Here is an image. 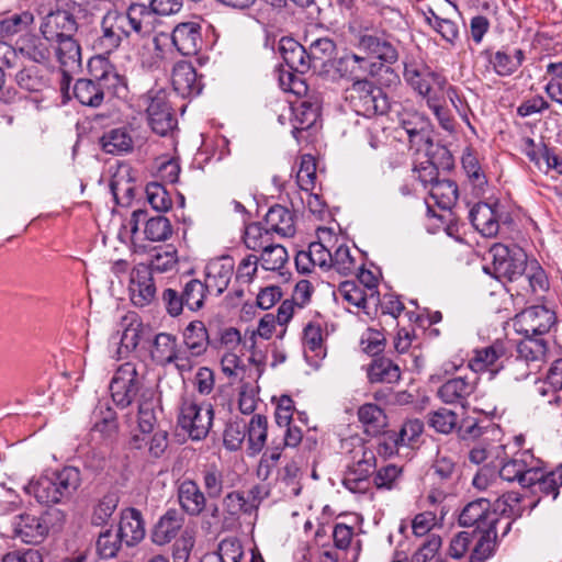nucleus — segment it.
<instances>
[{
  "instance_id": "nucleus-18",
  "label": "nucleus",
  "mask_w": 562,
  "mask_h": 562,
  "mask_svg": "<svg viewBox=\"0 0 562 562\" xmlns=\"http://www.w3.org/2000/svg\"><path fill=\"white\" fill-rule=\"evenodd\" d=\"M490 506L491 501L484 497L469 502L459 514V525L464 528H473L472 532L493 528L494 516Z\"/></svg>"
},
{
  "instance_id": "nucleus-61",
  "label": "nucleus",
  "mask_w": 562,
  "mask_h": 562,
  "mask_svg": "<svg viewBox=\"0 0 562 562\" xmlns=\"http://www.w3.org/2000/svg\"><path fill=\"white\" fill-rule=\"evenodd\" d=\"M221 562H240L244 550L240 541L237 538L229 537L223 539L214 552Z\"/></svg>"
},
{
  "instance_id": "nucleus-58",
  "label": "nucleus",
  "mask_w": 562,
  "mask_h": 562,
  "mask_svg": "<svg viewBox=\"0 0 562 562\" xmlns=\"http://www.w3.org/2000/svg\"><path fill=\"white\" fill-rule=\"evenodd\" d=\"M398 124L406 132L407 136L431 126L429 119L417 111H403L398 114Z\"/></svg>"
},
{
  "instance_id": "nucleus-31",
  "label": "nucleus",
  "mask_w": 562,
  "mask_h": 562,
  "mask_svg": "<svg viewBox=\"0 0 562 562\" xmlns=\"http://www.w3.org/2000/svg\"><path fill=\"white\" fill-rule=\"evenodd\" d=\"M99 145L106 154L124 155L133 150L134 142L128 128L122 126L103 132Z\"/></svg>"
},
{
  "instance_id": "nucleus-11",
  "label": "nucleus",
  "mask_w": 562,
  "mask_h": 562,
  "mask_svg": "<svg viewBox=\"0 0 562 562\" xmlns=\"http://www.w3.org/2000/svg\"><path fill=\"white\" fill-rule=\"evenodd\" d=\"M153 360L160 366L175 364L179 371L191 369L187 353L177 336L170 333H159L155 336L151 348Z\"/></svg>"
},
{
  "instance_id": "nucleus-29",
  "label": "nucleus",
  "mask_w": 562,
  "mask_h": 562,
  "mask_svg": "<svg viewBox=\"0 0 562 562\" xmlns=\"http://www.w3.org/2000/svg\"><path fill=\"white\" fill-rule=\"evenodd\" d=\"M475 389L476 378L472 381L461 376L452 378L438 389L437 395L446 404H460L464 407L468 397Z\"/></svg>"
},
{
  "instance_id": "nucleus-14",
  "label": "nucleus",
  "mask_w": 562,
  "mask_h": 562,
  "mask_svg": "<svg viewBox=\"0 0 562 562\" xmlns=\"http://www.w3.org/2000/svg\"><path fill=\"white\" fill-rule=\"evenodd\" d=\"M499 202H479L469 212V218L474 228L485 237H494L499 229V223H507L508 214L499 212Z\"/></svg>"
},
{
  "instance_id": "nucleus-21",
  "label": "nucleus",
  "mask_w": 562,
  "mask_h": 562,
  "mask_svg": "<svg viewBox=\"0 0 562 562\" xmlns=\"http://www.w3.org/2000/svg\"><path fill=\"white\" fill-rule=\"evenodd\" d=\"M171 83L175 91L182 98L196 97L204 87L193 65L186 60H180L173 66Z\"/></svg>"
},
{
  "instance_id": "nucleus-41",
  "label": "nucleus",
  "mask_w": 562,
  "mask_h": 562,
  "mask_svg": "<svg viewBox=\"0 0 562 562\" xmlns=\"http://www.w3.org/2000/svg\"><path fill=\"white\" fill-rule=\"evenodd\" d=\"M548 351V342L542 336L524 335V339L517 345V356L527 362L544 361Z\"/></svg>"
},
{
  "instance_id": "nucleus-30",
  "label": "nucleus",
  "mask_w": 562,
  "mask_h": 562,
  "mask_svg": "<svg viewBox=\"0 0 562 562\" xmlns=\"http://www.w3.org/2000/svg\"><path fill=\"white\" fill-rule=\"evenodd\" d=\"M215 280L216 277L209 272L204 282L199 279H191L186 282L181 291L186 307L192 312L200 311L204 306L206 294L213 289L211 281Z\"/></svg>"
},
{
  "instance_id": "nucleus-23",
  "label": "nucleus",
  "mask_w": 562,
  "mask_h": 562,
  "mask_svg": "<svg viewBox=\"0 0 562 562\" xmlns=\"http://www.w3.org/2000/svg\"><path fill=\"white\" fill-rule=\"evenodd\" d=\"M322 109V98L318 92H313L306 99H302L300 103L293 109L294 124L292 135L299 140V136L303 131H306L315 125Z\"/></svg>"
},
{
  "instance_id": "nucleus-10",
  "label": "nucleus",
  "mask_w": 562,
  "mask_h": 562,
  "mask_svg": "<svg viewBox=\"0 0 562 562\" xmlns=\"http://www.w3.org/2000/svg\"><path fill=\"white\" fill-rule=\"evenodd\" d=\"M33 21L34 16L30 11L13 13L0 20L1 60L8 68L18 66V52L7 41L25 30Z\"/></svg>"
},
{
  "instance_id": "nucleus-53",
  "label": "nucleus",
  "mask_w": 562,
  "mask_h": 562,
  "mask_svg": "<svg viewBox=\"0 0 562 562\" xmlns=\"http://www.w3.org/2000/svg\"><path fill=\"white\" fill-rule=\"evenodd\" d=\"M146 196L150 206L157 212H167L171 209L172 200L166 188L158 182L146 186Z\"/></svg>"
},
{
  "instance_id": "nucleus-37",
  "label": "nucleus",
  "mask_w": 562,
  "mask_h": 562,
  "mask_svg": "<svg viewBox=\"0 0 562 562\" xmlns=\"http://www.w3.org/2000/svg\"><path fill=\"white\" fill-rule=\"evenodd\" d=\"M44 37L30 35L21 41L18 52V66L20 65V56L27 58L36 64H46L50 58V49Z\"/></svg>"
},
{
  "instance_id": "nucleus-26",
  "label": "nucleus",
  "mask_w": 562,
  "mask_h": 562,
  "mask_svg": "<svg viewBox=\"0 0 562 562\" xmlns=\"http://www.w3.org/2000/svg\"><path fill=\"white\" fill-rule=\"evenodd\" d=\"M507 357L505 344L496 340L490 346L476 349L469 367L474 372L490 371L492 374L502 370L501 362Z\"/></svg>"
},
{
  "instance_id": "nucleus-25",
  "label": "nucleus",
  "mask_w": 562,
  "mask_h": 562,
  "mask_svg": "<svg viewBox=\"0 0 562 562\" xmlns=\"http://www.w3.org/2000/svg\"><path fill=\"white\" fill-rule=\"evenodd\" d=\"M117 532L126 547L137 546L146 535L145 521L140 510L134 507L122 509Z\"/></svg>"
},
{
  "instance_id": "nucleus-13",
  "label": "nucleus",
  "mask_w": 562,
  "mask_h": 562,
  "mask_svg": "<svg viewBox=\"0 0 562 562\" xmlns=\"http://www.w3.org/2000/svg\"><path fill=\"white\" fill-rule=\"evenodd\" d=\"M555 313L543 305H533L516 316L515 325L521 335L542 336L555 324Z\"/></svg>"
},
{
  "instance_id": "nucleus-8",
  "label": "nucleus",
  "mask_w": 562,
  "mask_h": 562,
  "mask_svg": "<svg viewBox=\"0 0 562 562\" xmlns=\"http://www.w3.org/2000/svg\"><path fill=\"white\" fill-rule=\"evenodd\" d=\"M144 101L147 104L148 124L154 133L159 136H167L176 128L177 119L165 89H150L146 93Z\"/></svg>"
},
{
  "instance_id": "nucleus-55",
  "label": "nucleus",
  "mask_w": 562,
  "mask_h": 562,
  "mask_svg": "<svg viewBox=\"0 0 562 562\" xmlns=\"http://www.w3.org/2000/svg\"><path fill=\"white\" fill-rule=\"evenodd\" d=\"M247 423L244 419L227 423L223 434V441L226 449L238 450L246 438Z\"/></svg>"
},
{
  "instance_id": "nucleus-62",
  "label": "nucleus",
  "mask_w": 562,
  "mask_h": 562,
  "mask_svg": "<svg viewBox=\"0 0 562 562\" xmlns=\"http://www.w3.org/2000/svg\"><path fill=\"white\" fill-rule=\"evenodd\" d=\"M501 368L509 379L522 381L530 375L529 362L519 356H507L501 362Z\"/></svg>"
},
{
  "instance_id": "nucleus-49",
  "label": "nucleus",
  "mask_w": 562,
  "mask_h": 562,
  "mask_svg": "<svg viewBox=\"0 0 562 562\" xmlns=\"http://www.w3.org/2000/svg\"><path fill=\"white\" fill-rule=\"evenodd\" d=\"M243 239L248 249L259 251L272 241V233L261 223L254 222L246 226Z\"/></svg>"
},
{
  "instance_id": "nucleus-56",
  "label": "nucleus",
  "mask_w": 562,
  "mask_h": 562,
  "mask_svg": "<svg viewBox=\"0 0 562 562\" xmlns=\"http://www.w3.org/2000/svg\"><path fill=\"white\" fill-rule=\"evenodd\" d=\"M178 262L177 249L168 245L164 250H157L148 265L151 271L168 272L175 268Z\"/></svg>"
},
{
  "instance_id": "nucleus-20",
  "label": "nucleus",
  "mask_w": 562,
  "mask_h": 562,
  "mask_svg": "<svg viewBox=\"0 0 562 562\" xmlns=\"http://www.w3.org/2000/svg\"><path fill=\"white\" fill-rule=\"evenodd\" d=\"M171 42L181 55H196L204 44L201 24L198 22L177 24L171 33Z\"/></svg>"
},
{
  "instance_id": "nucleus-27",
  "label": "nucleus",
  "mask_w": 562,
  "mask_h": 562,
  "mask_svg": "<svg viewBox=\"0 0 562 562\" xmlns=\"http://www.w3.org/2000/svg\"><path fill=\"white\" fill-rule=\"evenodd\" d=\"M184 514L176 508H169L155 524L151 530V541L164 546L176 539L184 525Z\"/></svg>"
},
{
  "instance_id": "nucleus-28",
  "label": "nucleus",
  "mask_w": 562,
  "mask_h": 562,
  "mask_svg": "<svg viewBox=\"0 0 562 562\" xmlns=\"http://www.w3.org/2000/svg\"><path fill=\"white\" fill-rule=\"evenodd\" d=\"M278 50L284 65L304 75L311 68L308 52L292 37L283 36L279 41Z\"/></svg>"
},
{
  "instance_id": "nucleus-40",
  "label": "nucleus",
  "mask_w": 562,
  "mask_h": 562,
  "mask_svg": "<svg viewBox=\"0 0 562 562\" xmlns=\"http://www.w3.org/2000/svg\"><path fill=\"white\" fill-rule=\"evenodd\" d=\"M16 85L30 92H40L48 87V78L45 71L36 65L22 66L15 74Z\"/></svg>"
},
{
  "instance_id": "nucleus-7",
  "label": "nucleus",
  "mask_w": 562,
  "mask_h": 562,
  "mask_svg": "<svg viewBox=\"0 0 562 562\" xmlns=\"http://www.w3.org/2000/svg\"><path fill=\"white\" fill-rule=\"evenodd\" d=\"M493 256V269L496 279L518 283L528 270V257L525 250L517 246L495 244L490 249Z\"/></svg>"
},
{
  "instance_id": "nucleus-52",
  "label": "nucleus",
  "mask_w": 562,
  "mask_h": 562,
  "mask_svg": "<svg viewBox=\"0 0 562 562\" xmlns=\"http://www.w3.org/2000/svg\"><path fill=\"white\" fill-rule=\"evenodd\" d=\"M123 543L120 533L117 531L114 533L110 528L99 535L95 543L97 552L102 559L114 558Z\"/></svg>"
},
{
  "instance_id": "nucleus-42",
  "label": "nucleus",
  "mask_w": 562,
  "mask_h": 562,
  "mask_svg": "<svg viewBox=\"0 0 562 562\" xmlns=\"http://www.w3.org/2000/svg\"><path fill=\"white\" fill-rule=\"evenodd\" d=\"M473 536H477V540L470 555V562H485L494 554L497 547L496 527L472 532Z\"/></svg>"
},
{
  "instance_id": "nucleus-63",
  "label": "nucleus",
  "mask_w": 562,
  "mask_h": 562,
  "mask_svg": "<svg viewBox=\"0 0 562 562\" xmlns=\"http://www.w3.org/2000/svg\"><path fill=\"white\" fill-rule=\"evenodd\" d=\"M330 268H334L338 273L348 276L355 270V259L350 254V248L347 245H339L331 254Z\"/></svg>"
},
{
  "instance_id": "nucleus-6",
  "label": "nucleus",
  "mask_w": 562,
  "mask_h": 562,
  "mask_svg": "<svg viewBox=\"0 0 562 562\" xmlns=\"http://www.w3.org/2000/svg\"><path fill=\"white\" fill-rule=\"evenodd\" d=\"M110 391L113 402L120 408L128 407L136 400L138 403L145 393H154L145 386L144 375L132 362H125L117 368L111 380Z\"/></svg>"
},
{
  "instance_id": "nucleus-45",
  "label": "nucleus",
  "mask_w": 562,
  "mask_h": 562,
  "mask_svg": "<svg viewBox=\"0 0 562 562\" xmlns=\"http://www.w3.org/2000/svg\"><path fill=\"white\" fill-rule=\"evenodd\" d=\"M429 195L438 207L449 210L458 200V186L450 179L438 180L430 188Z\"/></svg>"
},
{
  "instance_id": "nucleus-54",
  "label": "nucleus",
  "mask_w": 562,
  "mask_h": 562,
  "mask_svg": "<svg viewBox=\"0 0 562 562\" xmlns=\"http://www.w3.org/2000/svg\"><path fill=\"white\" fill-rule=\"evenodd\" d=\"M428 424L437 432L450 434L458 424V415L447 408H440L428 414Z\"/></svg>"
},
{
  "instance_id": "nucleus-59",
  "label": "nucleus",
  "mask_w": 562,
  "mask_h": 562,
  "mask_svg": "<svg viewBox=\"0 0 562 562\" xmlns=\"http://www.w3.org/2000/svg\"><path fill=\"white\" fill-rule=\"evenodd\" d=\"M308 57L311 65L315 61H324L331 58L336 52V44L329 37H318L308 44Z\"/></svg>"
},
{
  "instance_id": "nucleus-12",
  "label": "nucleus",
  "mask_w": 562,
  "mask_h": 562,
  "mask_svg": "<svg viewBox=\"0 0 562 562\" xmlns=\"http://www.w3.org/2000/svg\"><path fill=\"white\" fill-rule=\"evenodd\" d=\"M404 79L418 94L427 98V102L434 101L430 95L432 85L438 86L440 89L445 87L447 80L440 74L432 71L430 68L423 64L404 61Z\"/></svg>"
},
{
  "instance_id": "nucleus-4",
  "label": "nucleus",
  "mask_w": 562,
  "mask_h": 562,
  "mask_svg": "<svg viewBox=\"0 0 562 562\" xmlns=\"http://www.w3.org/2000/svg\"><path fill=\"white\" fill-rule=\"evenodd\" d=\"M344 99L353 112L364 117L384 115L391 109L387 94L368 78L355 80L347 87Z\"/></svg>"
},
{
  "instance_id": "nucleus-24",
  "label": "nucleus",
  "mask_w": 562,
  "mask_h": 562,
  "mask_svg": "<svg viewBox=\"0 0 562 562\" xmlns=\"http://www.w3.org/2000/svg\"><path fill=\"white\" fill-rule=\"evenodd\" d=\"M182 351L187 353L189 364L192 358L203 356L210 345L209 331L202 321L190 322L182 330Z\"/></svg>"
},
{
  "instance_id": "nucleus-60",
  "label": "nucleus",
  "mask_w": 562,
  "mask_h": 562,
  "mask_svg": "<svg viewBox=\"0 0 562 562\" xmlns=\"http://www.w3.org/2000/svg\"><path fill=\"white\" fill-rule=\"evenodd\" d=\"M316 165L310 155L302 156L300 169L296 175V182L301 190L312 191L315 187Z\"/></svg>"
},
{
  "instance_id": "nucleus-57",
  "label": "nucleus",
  "mask_w": 562,
  "mask_h": 562,
  "mask_svg": "<svg viewBox=\"0 0 562 562\" xmlns=\"http://www.w3.org/2000/svg\"><path fill=\"white\" fill-rule=\"evenodd\" d=\"M403 469L387 464L374 472L373 483L378 490H393L402 476Z\"/></svg>"
},
{
  "instance_id": "nucleus-16",
  "label": "nucleus",
  "mask_w": 562,
  "mask_h": 562,
  "mask_svg": "<svg viewBox=\"0 0 562 562\" xmlns=\"http://www.w3.org/2000/svg\"><path fill=\"white\" fill-rule=\"evenodd\" d=\"M357 47L382 64L393 65L398 60V50L385 33H362L358 36Z\"/></svg>"
},
{
  "instance_id": "nucleus-39",
  "label": "nucleus",
  "mask_w": 562,
  "mask_h": 562,
  "mask_svg": "<svg viewBox=\"0 0 562 562\" xmlns=\"http://www.w3.org/2000/svg\"><path fill=\"white\" fill-rule=\"evenodd\" d=\"M24 491L29 495H33L40 504H58L63 503L59 498L58 488H56L50 475H44L36 481H31L24 486Z\"/></svg>"
},
{
  "instance_id": "nucleus-43",
  "label": "nucleus",
  "mask_w": 562,
  "mask_h": 562,
  "mask_svg": "<svg viewBox=\"0 0 562 562\" xmlns=\"http://www.w3.org/2000/svg\"><path fill=\"white\" fill-rule=\"evenodd\" d=\"M92 430L100 432L104 438H112L117 434L119 423L115 411L109 405L100 404L93 411Z\"/></svg>"
},
{
  "instance_id": "nucleus-36",
  "label": "nucleus",
  "mask_w": 562,
  "mask_h": 562,
  "mask_svg": "<svg viewBox=\"0 0 562 562\" xmlns=\"http://www.w3.org/2000/svg\"><path fill=\"white\" fill-rule=\"evenodd\" d=\"M50 477L58 488L59 498L63 503L69 501L81 484L80 471L75 467H65L59 471H54Z\"/></svg>"
},
{
  "instance_id": "nucleus-50",
  "label": "nucleus",
  "mask_w": 562,
  "mask_h": 562,
  "mask_svg": "<svg viewBox=\"0 0 562 562\" xmlns=\"http://www.w3.org/2000/svg\"><path fill=\"white\" fill-rule=\"evenodd\" d=\"M288 251L280 244L272 241L261 249L260 263L265 270L276 271L288 261Z\"/></svg>"
},
{
  "instance_id": "nucleus-22",
  "label": "nucleus",
  "mask_w": 562,
  "mask_h": 562,
  "mask_svg": "<svg viewBox=\"0 0 562 562\" xmlns=\"http://www.w3.org/2000/svg\"><path fill=\"white\" fill-rule=\"evenodd\" d=\"M532 475L527 488L533 493H540L542 497L557 499L562 487V464L555 467L551 471L544 470L540 463H536Z\"/></svg>"
},
{
  "instance_id": "nucleus-44",
  "label": "nucleus",
  "mask_w": 562,
  "mask_h": 562,
  "mask_svg": "<svg viewBox=\"0 0 562 562\" xmlns=\"http://www.w3.org/2000/svg\"><path fill=\"white\" fill-rule=\"evenodd\" d=\"M110 189L116 204L125 206L131 203L134 199L135 184L127 169L120 170L113 176Z\"/></svg>"
},
{
  "instance_id": "nucleus-32",
  "label": "nucleus",
  "mask_w": 562,
  "mask_h": 562,
  "mask_svg": "<svg viewBox=\"0 0 562 562\" xmlns=\"http://www.w3.org/2000/svg\"><path fill=\"white\" fill-rule=\"evenodd\" d=\"M181 508L190 516H199L206 506V498L199 485L192 480H184L178 488Z\"/></svg>"
},
{
  "instance_id": "nucleus-15",
  "label": "nucleus",
  "mask_w": 562,
  "mask_h": 562,
  "mask_svg": "<svg viewBox=\"0 0 562 562\" xmlns=\"http://www.w3.org/2000/svg\"><path fill=\"white\" fill-rule=\"evenodd\" d=\"M334 69L340 78L355 82V80L366 79L367 76L374 77L383 69V65H378L364 56L347 52L335 60Z\"/></svg>"
},
{
  "instance_id": "nucleus-1",
  "label": "nucleus",
  "mask_w": 562,
  "mask_h": 562,
  "mask_svg": "<svg viewBox=\"0 0 562 562\" xmlns=\"http://www.w3.org/2000/svg\"><path fill=\"white\" fill-rule=\"evenodd\" d=\"M150 19L151 15L144 3H131L124 12L109 9L102 16L101 33L93 42V49L99 53L98 56L109 55L116 50L132 32L140 36L149 34Z\"/></svg>"
},
{
  "instance_id": "nucleus-38",
  "label": "nucleus",
  "mask_w": 562,
  "mask_h": 562,
  "mask_svg": "<svg viewBox=\"0 0 562 562\" xmlns=\"http://www.w3.org/2000/svg\"><path fill=\"white\" fill-rule=\"evenodd\" d=\"M358 418L364 427V431L370 436H378L387 425L384 411L372 403H367L359 407Z\"/></svg>"
},
{
  "instance_id": "nucleus-33",
  "label": "nucleus",
  "mask_w": 562,
  "mask_h": 562,
  "mask_svg": "<svg viewBox=\"0 0 562 562\" xmlns=\"http://www.w3.org/2000/svg\"><path fill=\"white\" fill-rule=\"evenodd\" d=\"M548 288L549 282L544 270L537 262H533L522 274L518 283L508 289V291H515L518 296L525 297L539 291H547Z\"/></svg>"
},
{
  "instance_id": "nucleus-48",
  "label": "nucleus",
  "mask_w": 562,
  "mask_h": 562,
  "mask_svg": "<svg viewBox=\"0 0 562 562\" xmlns=\"http://www.w3.org/2000/svg\"><path fill=\"white\" fill-rule=\"evenodd\" d=\"M267 417L261 414L254 415L247 424L246 435L248 436L249 449L254 453L262 450L267 440Z\"/></svg>"
},
{
  "instance_id": "nucleus-17",
  "label": "nucleus",
  "mask_w": 562,
  "mask_h": 562,
  "mask_svg": "<svg viewBox=\"0 0 562 562\" xmlns=\"http://www.w3.org/2000/svg\"><path fill=\"white\" fill-rule=\"evenodd\" d=\"M536 463H541L536 460L529 450L516 453L513 458L501 462L499 476L504 481L518 482L520 486L527 487L532 475Z\"/></svg>"
},
{
  "instance_id": "nucleus-64",
  "label": "nucleus",
  "mask_w": 562,
  "mask_h": 562,
  "mask_svg": "<svg viewBox=\"0 0 562 562\" xmlns=\"http://www.w3.org/2000/svg\"><path fill=\"white\" fill-rule=\"evenodd\" d=\"M203 486L210 498H218L223 492V474L215 467L210 465L202 471Z\"/></svg>"
},
{
  "instance_id": "nucleus-35",
  "label": "nucleus",
  "mask_w": 562,
  "mask_h": 562,
  "mask_svg": "<svg viewBox=\"0 0 562 562\" xmlns=\"http://www.w3.org/2000/svg\"><path fill=\"white\" fill-rule=\"evenodd\" d=\"M367 374L371 383H395L401 379V369L393 360L382 356L372 359Z\"/></svg>"
},
{
  "instance_id": "nucleus-34",
  "label": "nucleus",
  "mask_w": 562,
  "mask_h": 562,
  "mask_svg": "<svg viewBox=\"0 0 562 562\" xmlns=\"http://www.w3.org/2000/svg\"><path fill=\"white\" fill-rule=\"evenodd\" d=\"M265 222L271 233L282 237H292L295 234L293 214L283 205H272L265 216Z\"/></svg>"
},
{
  "instance_id": "nucleus-5",
  "label": "nucleus",
  "mask_w": 562,
  "mask_h": 562,
  "mask_svg": "<svg viewBox=\"0 0 562 562\" xmlns=\"http://www.w3.org/2000/svg\"><path fill=\"white\" fill-rule=\"evenodd\" d=\"M65 518V513L57 508H49L40 516L20 514L12 521L13 537L25 543L37 544L46 538L50 528L60 527Z\"/></svg>"
},
{
  "instance_id": "nucleus-51",
  "label": "nucleus",
  "mask_w": 562,
  "mask_h": 562,
  "mask_svg": "<svg viewBox=\"0 0 562 562\" xmlns=\"http://www.w3.org/2000/svg\"><path fill=\"white\" fill-rule=\"evenodd\" d=\"M462 167L473 183L474 190L476 191L475 193H482L484 191V187L487 184V180L481 170L476 156L470 148H467V151L462 156Z\"/></svg>"
},
{
  "instance_id": "nucleus-46",
  "label": "nucleus",
  "mask_w": 562,
  "mask_h": 562,
  "mask_svg": "<svg viewBox=\"0 0 562 562\" xmlns=\"http://www.w3.org/2000/svg\"><path fill=\"white\" fill-rule=\"evenodd\" d=\"M119 503L120 495L117 491L105 493L93 507L91 524L97 527L105 526L116 510Z\"/></svg>"
},
{
  "instance_id": "nucleus-3",
  "label": "nucleus",
  "mask_w": 562,
  "mask_h": 562,
  "mask_svg": "<svg viewBox=\"0 0 562 562\" xmlns=\"http://www.w3.org/2000/svg\"><path fill=\"white\" fill-rule=\"evenodd\" d=\"M91 78H80L74 86V95L80 104L99 108L106 93L121 97L125 93L124 77L103 56H94L88 63Z\"/></svg>"
},
{
  "instance_id": "nucleus-19",
  "label": "nucleus",
  "mask_w": 562,
  "mask_h": 562,
  "mask_svg": "<svg viewBox=\"0 0 562 562\" xmlns=\"http://www.w3.org/2000/svg\"><path fill=\"white\" fill-rule=\"evenodd\" d=\"M147 211L144 209L133 211L130 220L131 233L133 235L138 232L139 223H145V238L150 241H165L172 236V226L166 216L157 215L147 218Z\"/></svg>"
},
{
  "instance_id": "nucleus-47",
  "label": "nucleus",
  "mask_w": 562,
  "mask_h": 562,
  "mask_svg": "<svg viewBox=\"0 0 562 562\" xmlns=\"http://www.w3.org/2000/svg\"><path fill=\"white\" fill-rule=\"evenodd\" d=\"M157 403L154 393L143 394V400H139L137 406V424L143 434H151L157 424L156 416Z\"/></svg>"
},
{
  "instance_id": "nucleus-9",
  "label": "nucleus",
  "mask_w": 562,
  "mask_h": 562,
  "mask_svg": "<svg viewBox=\"0 0 562 562\" xmlns=\"http://www.w3.org/2000/svg\"><path fill=\"white\" fill-rule=\"evenodd\" d=\"M214 411L211 404L184 402L178 416V425L192 440L204 439L212 426Z\"/></svg>"
},
{
  "instance_id": "nucleus-2",
  "label": "nucleus",
  "mask_w": 562,
  "mask_h": 562,
  "mask_svg": "<svg viewBox=\"0 0 562 562\" xmlns=\"http://www.w3.org/2000/svg\"><path fill=\"white\" fill-rule=\"evenodd\" d=\"M78 27L75 15L64 9L50 10L40 25L43 37L55 45L60 65L70 70L81 65V48L75 38Z\"/></svg>"
}]
</instances>
